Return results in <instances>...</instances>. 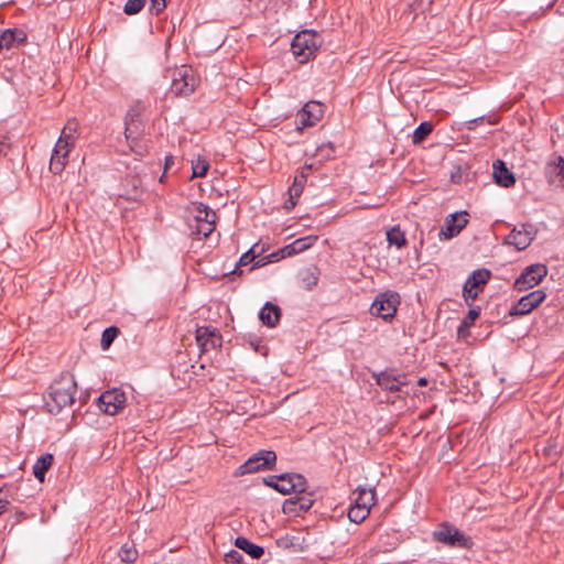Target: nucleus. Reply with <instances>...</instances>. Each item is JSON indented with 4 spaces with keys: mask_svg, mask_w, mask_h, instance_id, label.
Instances as JSON below:
<instances>
[{
    "mask_svg": "<svg viewBox=\"0 0 564 564\" xmlns=\"http://www.w3.org/2000/svg\"><path fill=\"white\" fill-rule=\"evenodd\" d=\"M77 384L74 375L63 372L52 382L45 397V406L52 414H58L63 409L75 403Z\"/></svg>",
    "mask_w": 564,
    "mask_h": 564,
    "instance_id": "1",
    "label": "nucleus"
},
{
    "mask_svg": "<svg viewBox=\"0 0 564 564\" xmlns=\"http://www.w3.org/2000/svg\"><path fill=\"white\" fill-rule=\"evenodd\" d=\"M321 45V39L316 32L304 30L297 33L291 43V52L300 63H306L316 53Z\"/></svg>",
    "mask_w": 564,
    "mask_h": 564,
    "instance_id": "2",
    "label": "nucleus"
},
{
    "mask_svg": "<svg viewBox=\"0 0 564 564\" xmlns=\"http://www.w3.org/2000/svg\"><path fill=\"white\" fill-rule=\"evenodd\" d=\"M435 541L448 545L451 547L471 549L474 542L470 536L463 533L454 525L445 522L433 532Z\"/></svg>",
    "mask_w": 564,
    "mask_h": 564,
    "instance_id": "3",
    "label": "nucleus"
},
{
    "mask_svg": "<svg viewBox=\"0 0 564 564\" xmlns=\"http://www.w3.org/2000/svg\"><path fill=\"white\" fill-rule=\"evenodd\" d=\"M400 301V295L395 291L379 293L371 304V314L384 321H392L397 314Z\"/></svg>",
    "mask_w": 564,
    "mask_h": 564,
    "instance_id": "4",
    "label": "nucleus"
},
{
    "mask_svg": "<svg viewBox=\"0 0 564 564\" xmlns=\"http://www.w3.org/2000/svg\"><path fill=\"white\" fill-rule=\"evenodd\" d=\"M265 484L284 495L291 492L304 494L306 490V479L300 474L270 476Z\"/></svg>",
    "mask_w": 564,
    "mask_h": 564,
    "instance_id": "5",
    "label": "nucleus"
},
{
    "mask_svg": "<svg viewBox=\"0 0 564 564\" xmlns=\"http://www.w3.org/2000/svg\"><path fill=\"white\" fill-rule=\"evenodd\" d=\"M316 240H317V236H306V237L299 238V239L294 240L292 243L283 247L280 250L281 254H279L278 252H272V253L263 257L262 259L258 260L252 265V268H258V267L264 265L269 262L278 261L279 259L284 258V257H290L293 254L304 252L305 250L310 249L316 242Z\"/></svg>",
    "mask_w": 564,
    "mask_h": 564,
    "instance_id": "6",
    "label": "nucleus"
},
{
    "mask_svg": "<svg viewBox=\"0 0 564 564\" xmlns=\"http://www.w3.org/2000/svg\"><path fill=\"white\" fill-rule=\"evenodd\" d=\"M491 272L487 269H477L471 272L463 286V296L468 306H471L482 291L484 286L488 283Z\"/></svg>",
    "mask_w": 564,
    "mask_h": 564,
    "instance_id": "7",
    "label": "nucleus"
},
{
    "mask_svg": "<svg viewBox=\"0 0 564 564\" xmlns=\"http://www.w3.org/2000/svg\"><path fill=\"white\" fill-rule=\"evenodd\" d=\"M196 84L192 68L181 66L173 72L170 90L175 96H187L195 90Z\"/></svg>",
    "mask_w": 564,
    "mask_h": 564,
    "instance_id": "8",
    "label": "nucleus"
},
{
    "mask_svg": "<svg viewBox=\"0 0 564 564\" xmlns=\"http://www.w3.org/2000/svg\"><path fill=\"white\" fill-rule=\"evenodd\" d=\"M547 274V267L542 263H534L527 267L520 276L514 281V289L519 292L527 291L538 285Z\"/></svg>",
    "mask_w": 564,
    "mask_h": 564,
    "instance_id": "9",
    "label": "nucleus"
},
{
    "mask_svg": "<svg viewBox=\"0 0 564 564\" xmlns=\"http://www.w3.org/2000/svg\"><path fill=\"white\" fill-rule=\"evenodd\" d=\"M276 459L273 451H259L247 462L239 466L237 475L257 473L262 469H271Z\"/></svg>",
    "mask_w": 564,
    "mask_h": 564,
    "instance_id": "10",
    "label": "nucleus"
},
{
    "mask_svg": "<svg viewBox=\"0 0 564 564\" xmlns=\"http://www.w3.org/2000/svg\"><path fill=\"white\" fill-rule=\"evenodd\" d=\"M126 393L118 388L107 390L98 398L99 409L108 415H116L119 413L126 406Z\"/></svg>",
    "mask_w": 564,
    "mask_h": 564,
    "instance_id": "11",
    "label": "nucleus"
},
{
    "mask_svg": "<svg viewBox=\"0 0 564 564\" xmlns=\"http://www.w3.org/2000/svg\"><path fill=\"white\" fill-rule=\"evenodd\" d=\"M324 116V106L318 101L311 100L297 112L296 121L300 130L315 126Z\"/></svg>",
    "mask_w": 564,
    "mask_h": 564,
    "instance_id": "12",
    "label": "nucleus"
},
{
    "mask_svg": "<svg viewBox=\"0 0 564 564\" xmlns=\"http://www.w3.org/2000/svg\"><path fill=\"white\" fill-rule=\"evenodd\" d=\"M468 214L466 212L454 213L445 218L438 237L441 240H448L457 236L468 224Z\"/></svg>",
    "mask_w": 564,
    "mask_h": 564,
    "instance_id": "13",
    "label": "nucleus"
},
{
    "mask_svg": "<svg viewBox=\"0 0 564 564\" xmlns=\"http://www.w3.org/2000/svg\"><path fill=\"white\" fill-rule=\"evenodd\" d=\"M546 297L543 290H535L522 296L510 310L511 315H527L538 307Z\"/></svg>",
    "mask_w": 564,
    "mask_h": 564,
    "instance_id": "14",
    "label": "nucleus"
},
{
    "mask_svg": "<svg viewBox=\"0 0 564 564\" xmlns=\"http://www.w3.org/2000/svg\"><path fill=\"white\" fill-rule=\"evenodd\" d=\"M196 343L202 352L221 347V336L216 328L200 326L196 329Z\"/></svg>",
    "mask_w": 564,
    "mask_h": 564,
    "instance_id": "15",
    "label": "nucleus"
},
{
    "mask_svg": "<svg viewBox=\"0 0 564 564\" xmlns=\"http://www.w3.org/2000/svg\"><path fill=\"white\" fill-rule=\"evenodd\" d=\"M74 147L67 143V141L57 140L51 155V172H53L54 174H59L64 171L68 162L69 152Z\"/></svg>",
    "mask_w": 564,
    "mask_h": 564,
    "instance_id": "16",
    "label": "nucleus"
},
{
    "mask_svg": "<svg viewBox=\"0 0 564 564\" xmlns=\"http://www.w3.org/2000/svg\"><path fill=\"white\" fill-rule=\"evenodd\" d=\"M534 239V232L531 225H522L521 228H514L507 237L506 243L514 246L518 250L528 248Z\"/></svg>",
    "mask_w": 564,
    "mask_h": 564,
    "instance_id": "17",
    "label": "nucleus"
},
{
    "mask_svg": "<svg viewBox=\"0 0 564 564\" xmlns=\"http://www.w3.org/2000/svg\"><path fill=\"white\" fill-rule=\"evenodd\" d=\"M375 377L377 384L390 392H398L402 386L406 384L405 375H393L389 371H382Z\"/></svg>",
    "mask_w": 564,
    "mask_h": 564,
    "instance_id": "18",
    "label": "nucleus"
},
{
    "mask_svg": "<svg viewBox=\"0 0 564 564\" xmlns=\"http://www.w3.org/2000/svg\"><path fill=\"white\" fill-rule=\"evenodd\" d=\"M26 41V34L21 29H7L0 33V50H10Z\"/></svg>",
    "mask_w": 564,
    "mask_h": 564,
    "instance_id": "19",
    "label": "nucleus"
},
{
    "mask_svg": "<svg viewBox=\"0 0 564 564\" xmlns=\"http://www.w3.org/2000/svg\"><path fill=\"white\" fill-rule=\"evenodd\" d=\"M137 113L133 109H130L126 116V128H124V137L129 143V147L132 151L141 154V151L137 150V134H138V124L135 121Z\"/></svg>",
    "mask_w": 564,
    "mask_h": 564,
    "instance_id": "20",
    "label": "nucleus"
},
{
    "mask_svg": "<svg viewBox=\"0 0 564 564\" xmlns=\"http://www.w3.org/2000/svg\"><path fill=\"white\" fill-rule=\"evenodd\" d=\"M313 505V499L310 496H295L286 499L283 503L284 512H304L307 511Z\"/></svg>",
    "mask_w": 564,
    "mask_h": 564,
    "instance_id": "21",
    "label": "nucleus"
},
{
    "mask_svg": "<svg viewBox=\"0 0 564 564\" xmlns=\"http://www.w3.org/2000/svg\"><path fill=\"white\" fill-rule=\"evenodd\" d=\"M305 176L303 174H296L292 185L289 187V199L285 203L286 209H292L297 204V199L301 196L305 184Z\"/></svg>",
    "mask_w": 564,
    "mask_h": 564,
    "instance_id": "22",
    "label": "nucleus"
},
{
    "mask_svg": "<svg viewBox=\"0 0 564 564\" xmlns=\"http://www.w3.org/2000/svg\"><path fill=\"white\" fill-rule=\"evenodd\" d=\"M494 177L497 184L510 187L516 183L514 175L506 167L501 160L494 163Z\"/></svg>",
    "mask_w": 564,
    "mask_h": 564,
    "instance_id": "23",
    "label": "nucleus"
},
{
    "mask_svg": "<svg viewBox=\"0 0 564 564\" xmlns=\"http://www.w3.org/2000/svg\"><path fill=\"white\" fill-rule=\"evenodd\" d=\"M281 317L279 306L267 302L259 313L260 321L268 327H274Z\"/></svg>",
    "mask_w": 564,
    "mask_h": 564,
    "instance_id": "24",
    "label": "nucleus"
},
{
    "mask_svg": "<svg viewBox=\"0 0 564 564\" xmlns=\"http://www.w3.org/2000/svg\"><path fill=\"white\" fill-rule=\"evenodd\" d=\"M354 495H356L354 498L355 505H359L360 507H365L366 509L370 510L371 507L376 503V492L373 488L359 486Z\"/></svg>",
    "mask_w": 564,
    "mask_h": 564,
    "instance_id": "25",
    "label": "nucleus"
},
{
    "mask_svg": "<svg viewBox=\"0 0 564 564\" xmlns=\"http://www.w3.org/2000/svg\"><path fill=\"white\" fill-rule=\"evenodd\" d=\"M235 545L254 560L260 558L264 554L262 546L253 544L245 536L236 538Z\"/></svg>",
    "mask_w": 564,
    "mask_h": 564,
    "instance_id": "26",
    "label": "nucleus"
},
{
    "mask_svg": "<svg viewBox=\"0 0 564 564\" xmlns=\"http://www.w3.org/2000/svg\"><path fill=\"white\" fill-rule=\"evenodd\" d=\"M53 459L52 454H44L41 455L33 465V475L41 482L44 481L45 473L52 466Z\"/></svg>",
    "mask_w": 564,
    "mask_h": 564,
    "instance_id": "27",
    "label": "nucleus"
},
{
    "mask_svg": "<svg viewBox=\"0 0 564 564\" xmlns=\"http://www.w3.org/2000/svg\"><path fill=\"white\" fill-rule=\"evenodd\" d=\"M77 134V122L69 120L63 128L58 140L67 141L70 145H75Z\"/></svg>",
    "mask_w": 564,
    "mask_h": 564,
    "instance_id": "28",
    "label": "nucleus"
},
{
    "mask_svg": "<svg viewBox=\"0 0 564 564\" xmlns=\"http://www.w3.org/2000/svg\"><path fill=\"white\" fill-rule=\"evenodd\" d=\"M387 240L389 245H393L399 249L406 245L404 232L397 226L387 231Z\"/></svg>",
    "mask_w": 564,
    "mask_h": 564,
    "instance_id": "29",
    "label": "nucleus"
},
{
    "mask_svg": "<svg viewBox=\"0 0 564 564\" xmlns=\"http://www.w3.org/2000/svg\"><path fill=\"white\" fill-rule=\"evenodd\" d=\"M433 131V124L429 121H423L413 131L412 142L413 144H420L431 132Z\"/></svg>",
    "mask_w": 564,
    "mask_h": 564,
    "instance_id": "30",
    "label": "nucleus"
},
{
    "mask_svg": "<svg viewBox=\"0 0 564 564\" xmlns=\"http://www.w3.org/2000/svg\"><path fill=\"white\" fill-rule=\"evenodd\" d=\"M369 509L352 503L348 510V518L354 523H361L369 516Z\"/></svg>",
    "mask_w": 564,
    "mask_h": 564,
    "instance_id": "31",
    "label": "nucleus"
},
{
    "mask_svg": "<svg viewBox=\"0 0 564 564\" xmlns=\"http://www.w3.org/2000/svg\"><path fill=\"white\" fill-rule=\"evenodd\" d=\"M193 234L197 236L198 239L202 237H208L215 230V221L207 220L203 223H195L192 225Z\"/></svg>",
    "mask_w": 564,
    "mask_h": 564,
    "instance_id": "32",
    "label": "nucleus"
},
{
    "mask_svg": "<svg viewBox=\"0 0 564 564\" xmlns=\"http://www.w3.org/2000/svg\"><path fill=\"white\" fill-rule=\"evenodd\" d=\"M207 220H216V214L214 210L209 209L207 206L199 204L196 207V214L194 216L195 223H203Z\"/></svg>",
    "mask_w": 564,
    "mask_h": 564,
    "instance_id": "33",
    "label": "nucleus"
},
{
    "mask_svg": "<svg viewBox=\"0 0 564 564\" xmlns=\"http://www.w3.org/2000/svg\"><path fill=\"white\" fill-rule=\"evenodd\" d=\"M208 169L209 163L205 159L198 156L196 161L192 162V178L205 176Z\"/></svg>",
    "mask_w": 564,
    "mask_h": 564,
    "instance_id": "34",
    "label": "nucleus"
},
{
    "mask_svg": "<svg viewBox=\"0 0 564 564\" xmlns=\"http://www.w3.org/2000/svg\"><path fill=\"white\" fill-rule=\"evenodd\" d=\"M118 555L122 562L133 563L138 557V551L132 545L123 544L120 547Z\"/></svg>",
    "mask_w": 564,
    "mask_h": 564,
    "instance_id": "35",
    "label": "nucleus"
},
{
    "mask_svg": "<svg viewBox=\"0 0 564 564\" xmlns=\"http://www.w3.org/2000/svg\"><path fill=\"white\" fill-rule=\"evenodd\" d=\"M119 329L115 326H110L102 332L101 335V347L107 349L110 347L115 338L117 337Z\"/></svg>",
    "mask_w": 564,
    "mask_h": 564,
    "instance_id": "36",
    "label": "nucleus"
},
{
    "mask_svg": "<svg viewBox=\"0 0 564 564\" xmlns=\"http://www.w3.org/2000/svg\"><path fill=\"white\" fill-rule=\"evenodd\" d=\"M147 0H128L123 7V11L128 15L139 13L144 7Z\"/></svg>",
    "mask_w": 564,
    "mask_h": 564,
    "instance_id": "37",
    "label": "nucleus"
},
{
    "mask_svg": "<svg viewBox=\"0 0 564 564\" xmlns=\"http://www.w3.org/2000/svg\"><path fill=\"white\" fill-rule=\"evenodd\" d=\"M547 173L561 176V178L564 181V158L557 156L554 162L549 163Z\"/></svg>",
    "mask_w": 564,
    "mask_h": 564,
    "instance_id": "38",
    "label": "nucleus"
},
{
    "mask_svg": "<svg viewBox=\"0 0 564 564\" xmlns=\"http://www.w3.org/2000/svg\"><path fill=\"white\" fill-rule=\"evenodd\" d=\"M480 315V307H474V308H470L467 313V315L464 317V319L462 321V327H470L474 322L479 317Z\"/></svg>",
    "mask_w": 564,
    "mask_h": 564,
    "instance_id": "39",
    "label": "nucleus"
},
{
    "mask_svg": "<svg viewBox=\"0 0 564 564\" xmlns=\"http://www.w3.org/2000/svg\"><path fill=\"white\" fill-rule=\"evenodd\" d=\"M13 150V143L8 135H0V155L9 156Z\"/></svg>",
    "mask_w": 564,
    "mask_h": 564,
    "instance_id": "40",
    "label": "nucleus"
},
{
    "mask_svg": "<svg viewBox=\"0 0 564 564\" xmlns=\"http://www.w3.org/2000/svg\"><path fill=\"white\" fill-rule=\"evenodd\" d=\"M259 257V253L256 252L254 247L249 249L247 252H245L240 259L239 264L240 265H247L256 260V258Z\"/></svg>",
    "mask_w": 564,
    "mask_h": 564,
    "instance_id": "41",
    "label": "nucleus"
},
{
    "mask_svg": "<svg viewBox=\"0 0 564 564\" xmlns=\"http://www.w3.org/2000/svg\"><path fill=\"white\" fill-rule=\"evenodd\" d=\"M166 8V0H151V10L156 14Z\"/></svg>",
    "mask_w": 564,
    "mask_h": 564,
    "instance_id": "42",
    "label": "nucleus"
},
{
    "mask_svg": "<svg viewBox=\"0 0 564 564\" xmlns=\"http://www.w3.org/2000/svg\"><path fill=\"white\" fill-rule=\"evenodd\" d=\"M314 169H316V167L314 166V164H312V163H305V164L303 165V167H302V169H301L296 174H303V175L305 176V180L307 181V177H308L310 173H311Z\"/></svg>",
    "mask_w": 564,
    "mask_h": 564,
    "instance_id": "43",
    "label": "nucleus"
},
{
    "mask_svg": "<svg viewBox=\"0 0 564 564\" xmlns=\"http://www.w3.org/2000/svg\"><path fill=\"white\" fill-rule=\"evenodd\" d=\"M228 557H230L232 561L239 563L241 560H242V556L239 552L237 551H230L228 554H227Z\"/></svg>",
    "mask_w": 564,
    "mask_h": 564,
    "instance_id": "44",
    "label": "nucleus"
},
{
    "mask_svg": "<svg viewBox=\"0 0 564 564\" xmlns=\"http://www.w3.org/2000/svg\"><path fill=\"white\" fill-rule=\"evenodd\" d=\"M9 505L10 502L7 499H0V516L8 510Z\"/></svg>",
    "mask_w": 564,
    "mask_h": 564,
    "instance_id": "45",
    "label": "nucleus"
},
{
    "mask_svg": "<svg viewBox=\"0 0 564 564\" xmlns=\"http://www.w3.org/2000/svg\"><path fill=\"white\" fill-rule=\"evenodd\" d=\"M174 158L172 155H167L165 158V171L173 164Z\"/></svg>",
    "mask_w": 564,
    "mask_h": 564,
    "instance_id": "46",
    "label": "nucleus"
},
{
    "mask_svg": "<svg viewBox=\"0 0 564 564\" xmlns=\"http://www.w3.org/2000/svg\"><path fill=\"white\" fill-rule=\"evenodd\" d=\"M417 384L421 386V387H424L427 384V379L426 378H420L417 380Z\"/></svg>",
    "mask_w": 564,
    "mask_h": 564,
    "instance_id": "47",
    "label": "nucleus"
},
{
    "mask_svg": "<svg viewBox=\"0 0 564 564\" xmlns=\"http://www.w3.org/2000/svg\"><path fill=\"white\" fill-rule=\"evenodd\" d=\"M479 120H481V118H479ZM477 121H478V119H474L473 121H470V123H475Z\"/></svg>",
    "mask_w": 564,
    "mask_h": 564,
    "instance_id": "48",
    "label": "nucleus"
},
{
    "mask_svg": "<svg viewBox=\"0 0 564 564\" xmlns=\"http://www.w3.org/2000/svg\"><path fill=\"white\" fill-rule=\"evenodd\" d=\"M562 13L564 14V10H562Z\"/></svg>",
    "mask_w": 564,
    "mask_h": 564,
    "instance_id": "49",
    "label": "nucleus"
}]
</instances>
